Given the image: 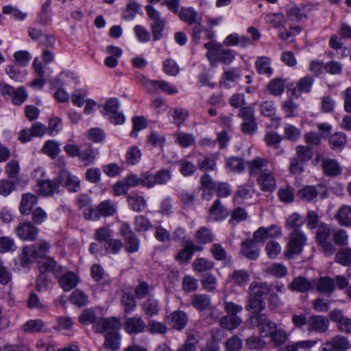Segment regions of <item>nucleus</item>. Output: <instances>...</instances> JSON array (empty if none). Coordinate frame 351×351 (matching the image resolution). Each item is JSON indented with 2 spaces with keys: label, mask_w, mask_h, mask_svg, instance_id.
I'll return each mask as SVG.
<instances>
[{
  "label": "nucleus",
  "mask_w": 351,
  "mask_h": 351,
  "mask_svg": "<svg viewBox=\"0 0 351 351\" xmlns=\"http://www.w3.org/2000/svg\"><path fill=\"white\" fill-rule=\"evenodd\" d=\"M204 47L207 49L206 57L213 67H216L219 62L230 64L235 58L232 50L226 49L223 44L214 40L205 43Z\"/></svg>",
  "instance_id": "obj_1"
},
{
  "label": "nucleus",
  "mask_w": 351,
  "mask_h": 351,
  "mask_svg": "<svg viewBox=\"0 0 351 351\" xmlns=\"http://www.w3.org/2000/svg\"><path fill=\"white\" fill-rule=\"evenodd\" d=\"M145 10L149 18L152 20L151 30L154 40H159L163 36L166 21L161 17L160 13L152 5H147Z\"/></svg>",
  "instance_id": "obj_2"
},
{
  "label": "nucleus",
  "mask_w": 351,
  "mask_h": 351,
  "mask_svg": "<svg viewBox=\"0 0 351 351\" xmlns=\"http://www.w3.org/2000/svg\"><path fill=\"white\" fill-rule=\"evenodd\" d=\"M254 109L251 106L242 107L238 116L242 119L241 130L245 134L252 135L257 130V123L254 116Z\"/></svg>",
  "instance_id": "obj_3"
},
{
  "label": "nucleus",
  "mask_w": 351,
  "mask_h": 351,
  "mask_svg": "<svg viewBox=\"0 0 351 351\" xmlns=\"http://www.w3.org/2000/svg\"><path fill=\"white\" fill-rule=\"evenodd\" d=\"M306 243V237L302 231L300 230L292 231L289 236L288 249L285 256L287 258H292L294 255L301 253Z\"/></svg>",
  "instance_id": "obj_4"
},
{
  "label": "nucleus",
  "mask_w": 351,
  "mask_h": 351,
  "mask_svg": "<svg viewBox=\"0 0 351 351\" xmlns=\"http://www.w3.org/2000/svg\"><path fill=\"white\" fill-rule=\"evenodd\" d=\"M250 324L253 327L259 328L260 334L262 337L268 336L270 330L276 328V324L271 321L263 313H256L250 317Z\"/></svg>",
  "instance_id": "obj_5"
},
{
  "label": "nucleus",
  "mask_w": 351,
  "mask_h": 351,
  "mask_svg": "<svg viewBox=\"0 0 351 351\" xmlns=\"http://www.w3.org/2000/svg\"><path fill=\"white\" fill-rule=\"evenodd\" d=\"M119 102L117 98L108 99L105 104V115L108 116L111 123L122 124L125 121L123 113L119 112Z\"/></svg>",
  "instance_id": "obj_6"
},
{
  "label": "nucleus",
  "mask_w": 351,
  "mask_h": 351,
  "mask_svg": "<svg viewBox=\"0 0 351 351\" xmlns=\"http://www.w3.org/2000/svg\"><path fill=\"white\" fill-rule=\"evenodd\" d=\"M15 232L21 240L34 241L38 237L39 229L31 221H24L19 223L15 228Z\"/></svg>",
  "instance_id": "obj_7"
},
{
  "label": "nucleus",
  "mask_w": 351,
  "mask_h": 351,
  "mask_svg": "<svg viewBox=\"0 0 351 351\" xmlns=\"http://www.w3.org/2000/svg\"><path fill=\"white\" fill-rule=\"evenodd\" d=\"M329 319L323 315H317L308 317L307 330L308 332L324 333L329 328Z\"/></svg>",
  "instance_id": "obj_8"
},
{
  "label": "nucleus",
  "mask_w": 351,
  "mask_h": 351,
  "mask_svg": "<svg viewBox=\"0 0 351 351\" xmlns=\"http://www.w3.org/2000/svg\"><path fill=\"white\" fill-rule=\"evenodd\" d=\"M330 319L335 322L337 328L342 332L351 333V319L345 316L339 309H333L329 313Z\"/></svg>",
  "instance_id": "obj_9"
},
{
  "label": "nucleus",
  "mask_w": 351,
  "mask_h": 351,
  "mask_svg": "<svg viewBox=\"0 0 351 351\" xmlns=\"http://www.w3.org/2000/svg\"><path fill=\"white\" fill-rule=\"evenodd\" d=\"M57 181L58 184L64 185L71 192L77 191L80 187L79 178L65 169H62L60 171L57 177Z\"/></svg>",
  "instance_id": "obj_10"
},
{
  "label": "nucleus",
  "mask_w": 351,
  "mask_h": 351,
  "mask_svg": "<svg viewBox=\"0 0 351 351\" xmlns=\"http://www.w3.org/2000/svg\"><path fill=\"white\" fill-rule=\"evenodd\" d=\"M280 228L277 226L272 225L268 228L261 227L254 232L252 241L256 243H263L268 238L280 237Z\"/></svg>",
  "instance_id": "obj_11"
},
{
  "label": "nucleus",
  "mask_w": 351,
  "mask_h": 351,
  "mask_svg": "<svg viewBox=\"0 0 351 351\" xmlns=\"http://www.w3.org/2000/svg\"><path fill=\"white\" fill-rule=\"evenodd\" d=\"M120 327V322L114 317H99L97 324L93 326L97 332L104 333L109 331H116Z\"/></svg>",
  "instance_id": "obj_12"
},
{
  "label": "nucleus",
  "mask_w": 351,
  "mask_h": 351,
  "mask_svg": "<svg viewBox=\"0 0 351 351\" xmlns=\"http://www.w3.org/2000/svg\"><path fill=\"white\" fill-rule=\"evenodd\" d=\"M38 267L40 272L45 274L46 272H53L56 277L64 271L63 267L58 265L56 261L51 257H47L38 261Z\"/></svg>",
  "instance_id": "obj_13"
},
{
  "label": "nucleus",
  "mask_w": 351,
  "mask_h": 351,
  "mask_svg": "<svg viewBox=\"0 0 351 351\" xmlns=\"http://www.w3.org/2000/svg\"><path fill=\"white\" fill-rule=\"evenodd\" d=\"M58 278V283L60 287L64 291H69L75 288L78 282V276L73 271H65L62 275L56 276Z\"/></svg>",
  "instance_id": "obj_14"
},
{
  "label": "nucleus",
  "mask_w": 351,
  "mask_h": 351,
  "mask_svg": "<svg viewBox=\"0 0 351 351\" xmlns=\"http://www.w3.org/2000/svg\"><path fill=\"white\" fill-rule=\"evenodd\" d=\"M257 182L264 191H272L276 186V181L274 173L270 170H265L257 178Z\"/></svg>",
  "instance_id": "obj_15"
},
{
  "label": "nucleus",
  "mask_w": 351,
  "mask_h": 351,
  "mask_svg": "<svg viewBox=\"0 0 351 351\" xmlns=\"http://www.w3.org/2000/svg\"><path fill=\"white\" fill-rule=\"evenodd\" d=\"M241 253L250 260H256L260 254V250L254 241L247 239L241 243Z\"/></svg>",
  "instance_id": "obj_16"
},
{
  "label": "nucleus",
  "mask_w": 351,
  "mask_h": 351,
  "mask_svg": "<svg viewBox=\"0 0 351 351\" xmlns=\"http://www.w3.org/2000/svg\"><path fill=\"white\" fill-rule=\"evenodd\" d=\"M269 165V160L267 158L261 157H255L251 160L247 162L249 173L250 176L261 175L262 172L267 170L265 167Z\"/></svg>",
  "instance_id": "obj_17"
},
{
  "label": "nucleus",
  "mask_w": 351,
  "mask_h": 351,
  "mask_svg": "<svg viewBox=\"0 0 351 351\" xmlns=\"http://www.w3.org/2000/svg\"><path fill=\"white\" fill-rule=\"evenodd\" d=\"M127 202L130 208L137 213L142 212L147 207V201L145 197L135 192L127 196Z\"/></svg>",
  "instance_id": "obj_18"
},
{
  "label": "nucleus",
  "mask_w": 351,
  "mask_h": 351,
  "mask_svg": "<svg viewBox=\"0 0 351 351\" xmlns=\"http://www.w3.org/2000/svg\"><path fill=\"white\" fill-rule=\"evenodd\" d=\"M98 154L96 149L88 145L84 148L80 149L78 158L85 166H89L95 163Z\"/></svg>",
  "instance_id": "obj_19"
},
{
  "label": "nucleus",
  "mask_w": 351,
  "mask_h": 351,
  "mask_svg": "<svg viewBox=\"0 0 351 351\" xmlns=\"http://www.w3.org/2000/svg\"><path fill=\"white\" fill-rule=\"evenodd\" d=\"M146 326L145 322L140 317H130L125 322V329L129 334L143 332Z\"/></svg>",
  "instance_id": "obj_20"
},
{
  "label": "nucleus",
  "mask_w": 351,
  "mask_h": 351,
  "mask_svg": "<svg viewBox=\"0 0 351 351\" xmlns=\"http://www.w3.org/2000/svg\"><path fill=\"white\" fill-rule=\"evenodd\" d=\"M210 217L214 221H221L226 219L229 212L228 209L222 204L220 199H216L213 206L209 209Z\"/></svg>",
  "instance_id": "obj_21"
},
{
  "label": "nucleus",
  "mask_w": 351,
  "mask_h": 351,
  "mask_svg": "<svg viewBox=\"0 0 351 351\" xmlns=\"http://www.w3.org/2000/svg\"><path fill=\"white\" fill-rule=\"evenodd\" d=\"M313 284L303 276H298L289 285V288L293 291L306 293L313 288Z\"/></svg>",
  "instance_id": "obj_22"
},
{
  "label": "nucleus",
  "mask_w": 351,
  "mask_h": 351,
  "mask_svg": "<svg viewBox=\"0 0 351 351\" xmlns=\"http://www.w3.org/2000/svg\"><path fill=\"white\" fill-rule=\"evenodd\" d=\"M38 193L44 196H50L58 191V182L56 180H46L41 181L38 184Z\"/></svg>",
  "instance_id": "obj_23"
},
{
  "label": "nucleus",
  "mask_w": 351,
  "mask_h": 351,
  "mask_svg": "<svg viewBox=\"0 0 351 351\" xmlns=\"http://www.w3.org/2000/svg\"><path fill=\"white\" fill-rule=\"evenodd\" d=\"M250 296L263 298L269 293L270 288L265 282H252L249 288Z\"/></svg>",
  "instance_id": "obj_24"
},
{
  "label": "nucleus",
  "mask_w": 351,
  "mask_h": 351,
  "mask_svg": "<svg viewBox=\"0 0 351 351\" xmlns=\"http://www.w3.org/2000/svg\"><path fill=\"white\" fill-rule=\"evenodd\" d=\"M314 83V79L310 76H305L301 78L297 83L296 86L292 89V93L299 97L302 93H308L311 90Z\"/></svg>",
  "instance_id": "obj_25"
},
{
  "label": "nucleus",
  "mask_w": 351,
  "mask_h": 351,
  "mask_svg": "<svg viewBox=\"0 0 351 351\" xmlns=\"http://www.w3.org/2000/svg\"><path fill=\"white\" fill-rule=\"evenodd\" d=\"M37 197L32 193H25L22 195L19 210L23 215H29L33 206L37 203Z\"/></svg>",
  "instance_id": "obj_26"
},
{
  "label": "nucleus",
  "mask_w": 351,
  "mask_h": 351,
  "mask_svg": "<svg viewBox=\"0 0 351 351\" xmlns=\"http://www.w3.org/2000/svg\"><path fill=\"white\" fill-rule=\"evenodd\" d=\"M170 324L177 330H182L186 326L188 322L187 315L181 311L173 312L170 316Z\"/></svg>",
  "instance_id": "obj_27"
},
{
  "label": "nucleus",
  "mask_w": 351,
  "mask_h": 351,
  "mask_svg": "<svg viewBox=\"0 0 351 351\" xmlns=\"http://www.w3.org/2000/svg\"><path fill=\"white\" fill-rule=\"evenodd\" d=\"M322 167L324 173L328 176L334 177L341 172V167L335 160L324 158L322 162Z\"/></svg>",
  "instance_id": "obj_28"
},
{
  "label": "nucleus",
  "mask_w": 351,
  "mask_h": 351,
  "mask_svg": "<svg viewBox=\"0 0 351 351\" xmlns=\"http://www.w3.org/2000/svg\"><path fill=\"white\" fill-rule=\"evenodd\" d=\"M192 306L199 311L206 310L211 304L210 298L206 294H195L192 296Z\"/></svg>",
  "instance_id": "obj_29"
},
{
  "label": "nucleus",
  "mask_w": 351,
  "mask_h": 351,
  "mask_svg": "<svg viewBox=\"0 0 351 351\" xmlns=\"http://www.w3.org/2000/svg\"><path fill=\"white\" fill-rule=\"evenodd\" d=\"M38 256L39 254L36 250V245L25 246L21 254V261L26 265L33 263Z\"/></svg>",
  "instance_id": "obj_30"
},
{
  "label": "nucleus",
  "mask_w": 351,
  "mask_h": 351,
  "mask_svg": "<svg viewBox=\"0 0 351 351\" xmlns=\"http://www.w3.org/2000/svg\"><path fill=\"white\" fill-rule=\"evenodd\" d=\"M267 274L273 276L278 278L285 277L287 273L288 269L282 263H274L268 265L265 269Z\"/></svg>",
  "instance_id": "obj_31"
},
{
  "label": "nucleus",
  "mask_w": 351,
  "mask_h": 351,
  "mask_svg": "<svg viewBox=\"0 0 351 351\" xmlns=\"http://www.w3.org/2000/svg\"><path fill=\"white\" fill-rule=\"evenodd\" d=\"M120 337L117 331H109L105 337V342L103 347L99 349L103 351L104 348H109L115 350L119 348Z\"/></svg>",
  "instance_id": "obj_32"
},
{
  "label": "nucleus",
  "mask_w": 351,
  "mask_h": 351,
  "mask_svg": "<svg viewBox=\"0 0 351 351\" xmlns=\"http://www.w3.org/2000/svg\"><path fill=\"white\" fill-rule=\"evenodd\" d=\"M316 287L322 293L330 294L335 289L334 280L330 277H321L316 282Z\"/></svg>",
  "instance_id": "obj_33"
},
{
  "label": "nucleus",
  "mask_w": 351,
  "mask_h": 351,
  "mask_svg": "<svg viewBox=\"0 0 351 351\" xmlns=\"http://www.w3.org/2000/svg\"><path fill=\"white\" fill-rule=\"evenodd\" d=\"M336 219L340 225L351 226V206L348 205L341 206L336 215Z\"/></svg>",
  "instance_id": "obj_34"
},
{
  "label": "nucleus",
  "mask_w": 351,
  "mask_h": 351,
  "mask_svg": "<svg viewBox=\"0 0 351 351\" xmlns=\"http://www.w3.org/2000/svg\"><path fill=\"white\" fill-rule=\"evenodd\" d=\"M142 310L148 316L157 315L160 310L158 301L152 297L148 298L143 303Z\"/></svg>",
  "instance_id": "obj_35"
},
{
  "label": "nucleus",
  "mask_w": 351,
  "mask_h": 351,
  "mask_svg": "<svg viewBox=\"0 0 351 351\" xmlns=\"http://www.w3.org/2000/svg\"><path fill=\"white\" fill-rule=\"evenodd\" d=\"M193 267L197 274L209 271L214 268V263L204 258H197L193 263Z\"/></svg>",
  "instance_id": "obj_36"
},
{
  "label": "nucleus",
  "mask_w": 351,
  "mask_h": 351,
  "mask_svg": "<svg viewBox=\"0 0 351 351\" xmlns=\"http://www.w3.org/2000/svg\"><path fill=\"white\" fill-rule=\"evenodd\" d=\"M229 279L239 286H245L250 280V274L244 269L235 270L229 275Z\"/></svg>",
  "instance_id": "obj_37"
},
{
  "label": "nucleus",
  "mask_w": 351,
  "mask_h": 351,
  "mask_svg": "<svg viewBox=\"0 0 351 351\" xmlns=\"http://www.w3.org/2000/svg\"><path fill=\"white\" fill-rule=\"evenodd\" d=\"M242 322V319L238 316L225 315L219 320L220 326L227 330L237 328Z\"/></svg>",
  "instance_id": "obj_38"
},
{
  "label": "nucleus",
  "mask_w": 351,
  "mask_h": 351,
  "mask_svg": "<svg viewBox=\"0 0 351 351\" xmlns=\"http://www.w3.org/2000/svg\"><path fill=\"white\" fill-rule=\"evenodd\" d=\"M329 143L333 150L341 151L346 145V135L340 132L335 133L330 136Z\"/></svg>",
  "instance_id": "obj_39"
},
{
  "label": "nucleus",
  "mask_w": 351,
  "mask_h": 351,
  "mask_svg": "<svg viewBox=\"0 0 351 351\" xmlns=\"http://www.w3.org/2000/svg\"><path fill=\"white\" fill-rule=\"evenodd\" d=\"M97 211L99 217L101 216L108 217L112 216L116 212L115 204L110 200H105L101 202L97 206Z\"/></svg>",
  "instance_id": "obj_40"
},
{
  "label": "nucleus",
  "mask_w": 351,
  "mask_h": 351,
  "mask_svg": "<svg viewBox=\"0 0 351 351\" xmlns=\"http://www.w3.org/2000/svg\"><path fill=\"white\" fill-rule=\"evenodd\" d=\"M178 16L182 21L192 25L197 20V12L191 8H182Z\"/></svg>",
  "instance_id": "obj_41"
},
{
  "label": "nucleus",
  "mask_w": 351,
  "mask_h": 351,
  "mask_svg": "<svg viewBox=\"0 0 351 351\" xmlns=\"http://www.w3.org/2000/svg\"><path fill=\"white\" fill-rule=\"evenodd\" d=\"M298 196L303 201L313 202L317 196V191L313 186H306L298 191Z\"/></svg>",
  "instance_id": "obj_42"
},
{
  "label": "nucleus",
  "mask_w": 351,
  "mask_h": 351,
  "mask_svg": "<svg viewBox=\"0 0 351 351\" xmlns=\"http://www.w3.org/2000/svg\"><path fill=\"white\" fill-rule=\"evenodd\" d=\"M268 335L271 337V341L276 346H279L284 344L287 339L288 335L287 332L282 329L276 328L270 330Z\"/></svg>",
  "instance_id": "obj_43"
},
{
  "label": "nucleus",
  "mask_w": 351,
  "mask_h": 351,
  "mask_svg": "<svg viewBox=\"0 0 351 351\" xmlns=\"http://www.w3.org/2000/svg\"><path fill=\"white\" fill-rule=\"evenodd\" d=\"M256 69L259 74H267L270 75L272 69L270 66V59L267 57H259L256 62Z\"/></svg>",
  "instance_id": "obj_44"
},
{
  "label": "nucleus",
  "mask_w": 351,
  "mask_h": 351,
  "mask_svg": "<svg viewBox=\"0 0 351 351\" xmlns=\"http://www.w3.org/2000/svg\"><path fill=\"white\" fill-rule=\"evenodd\" d=\"M305 219L302 218L299 214L294 213L291 214L286 221V227L292 230H300V228L304 225Z\"/></svg>",
  "instance_id": "obj_45"
},
{
  "label": "nucleus",
  "mask_w": 351,
  "mask_h": 351,
  "mask_svg": "<svg viewBox=\"0 0 351 351\" xmlns=\"http://www.w3.org/2000/svg\"><path fill=\"white\" fill-rule=\"evenodd\" d=\"M335 261L343 266H348L351 264V249L341 248L335 255Z\"/></svg>",
  "instance_id": "obj_46"
},
{
  "label": "nucleus",
  "mask_w": 351,
  "mask_h": 351,
  "mask_svg": "<svg viewBox=\"0 0 351 351\" xmlns=\"http://www.w3.org/2000/svg\"><path fill=\"white\" fill-rule=\"evenodd\" d=\"M195 239L202 244L211 243L213 241V234L211 230L207 228L202 227L195 233Z\"/></svg>",
  "instance_id": "obj_47"
},
{
  "label": "nucleus",
  "mask_w": 351,
  "mask_h": 351,
  "mask_svg": "<svg viewBox=\"0 0 351 351\" xmlns=\"http://www.w3.org/2000/svg\"><path fill=\"white\" fill-rule=\"evenodd\" d=\"M192 247V241H186L184 248L181 249L176 256V259L181 263L189 261L193 256L190 248Z\"/></svg>",
  "instance_id": "obj_48"
},
{
  "label": "nucleus",
  "mask_w": 351,
  "mask_h": 351,
  "mask_svg": "<svg viewBox=\"0 0 351 351\" xmlns=\"http://www.w3.org/2000/svg\"><path fill=\"white\" fill-rule=\"evenodd\" d=\"M226 165L230 169L231 171L241 173L243 171L245 167L242 158L239 157H231L226 160Z\"/></svg>",
  "instance_id": "obj_49"
},
{
  "label": "nucleus",
  "mask_w": 351,
  "mask_h": 351,
  "mask_svg": "<svg viewBox=\"0 0 351 351\" xmlns=\"http://www.w3.org/2000/svg\"><path fill=\"white\" fill-rule=\"evenodd\" d=\"M265 304L263 298L250 296L248 304L246 306L247 310L252 311L254 314L261 313L260 312L265 308Z\"/></svg>",
  "instance_id": "obj_50"
},
{
  "label": "nucleus",
  "mask_w": 351,
  "mask_h": 351,
  "mask_svg": "<svg viewBox=\"0 0 351 351\" xmlns=\"http://www.w3.org/2000/svg\"><path fill=\"white\" fill-rule=\"evenodd\" d=\"M141 157V152L136 146L131 147L126 152L125 161L128 165H136Z\"/></svg>",
  "instance_id": "obj_51"
},
{
  "label": "nucleus",
  "mask_w": 351,
  "mask_h": 351,
  "mask_svg": "<svg viewBox=\"0 0 351 351\" xmlns=\"http://www.w3.org/2000/svg\"><path fill=\"white\" fill-rule=\"evenodd\" d=\"M175 136L176 141L182 147H188L195 142V138L192 134L178 132Z\"/></svg>",
  "instance_id": "obj_52"
},
{
  "label": "nucleus",
  "mask_w": 351,
  "mask_h": 351,
  "mask_svg": "<svg viewBox=\"0 0 351 351\" xmlns=\"http://www.w3.org/2000/svg\"><path fill=\"white\" fill-rule=\"evenodd\" d=\"M99 318L97 317L94 311L86 308L81 313L79 321L82 324H92L93 326L97 324Z\"/></svg>",
  "instance_id": "obj_53"
},
{
  "label": "nucleus",
  "mask_w": 351,
  "mask_h": 351,
  "mask_svg": "<svg viewBox=\"0 0 351 351\" xmlns=\"http://www.w3.org/2000/svg\"><path fill=\"white\" fill-rule=\"evenodd\" d=\"M267 88L271 94L280 95L285 90V82L282 79L272 80L268 84Z\"/></svg>",
  "instance_id": "obj_54"
},
{
  "label": "nucleus",
  "mask_w": 351,
  "mask_h": 351,
  "mask_svg": "<svg viewBox=\"0 0 351 351\" xmlns=\"http://www.w3.org/2000/svg\"><path fill=\"white\" fill-rule=\"evenodd\" d=\"M283 137L275 132H267L265 136V141L269 147L279 148Z\"/></svg>",
  "instance_id": "obj_55"
},
{
  "label": "nucleus",
  "mask_w": 351,
  "mask_h": 351,
  "mask_svg": "<svg viewBox=\"0 0 351 351\" xmlns=\"http://www.w3.org/2000/svg\"><path fill=\"white\" fill-rule=\"evenodd\" d=\"M28 94L23 87L14 88L13 94L10 98H12V103L14 105L22 104L27 98Z\"/></svg>",
  "instance_id": "obj_56"
},
{
  "label": "nucleus",
  "mask_w": 351,
  "mask_h": 351,
  "mask_svg": "<svg viewBox=\"0 0 351 351\" xmlns=\"http://www.w3.org/2000/svg\"><path fill=\"white\" fill-rule=\"evenodd\" d=\"M70 301L78 306H82L88 303V296L83 291L76 289L71 293Z\"/></svg>",
  "instance_id": "obj_57"
},
{
  "label": "nucleus",
  "mask_w": 351,
  "mask_h": 351,
  "mask_svg": "<svg viewBox=\"0 0 351 351\" xmlns=\"http://www.w3.org/2000/svg\"><path fill=\"white\" fill-rule=\"evenodd\" d=\"M296 151V158H298L302 161L304 162L311 160L313 156L312 149L305 145H298L295 147Z\"/></svg>",
  "instance_id": "obj_58"
},
{
  "label": "nucleus",
  "mask_w": 351,
  "mask_h": 351,
  "mask_svg": "<svg viewBox=\"0 0 351 351\" xmlns=\"http://www.w3.org/2000/svg\"><path fill=\"white\" fill-rule=\"evenodd\" d=\"M284 136L291 141H296L300 138L301 132L295 126L287 124L284 128Z\"/></svg>",
  "instance_id": "obj_59"
},
{
  "label": "nucleus",
  "mask_w": 351,
  "mask_h": 351,
  "mask_svg": "<svg viewBox=\"0 0 351 351\" xmlns=\"http://www.w3.org/2000/svg\"><path fill=\"white\" fill-rule=\"evenodd\" d=\"M125 250L133 253L138 250L140 247V241L135 234H130L125 238Z\"/></svg>",
  "instance_id": "obj_60"
},
{
  "label": "nucleus",
  "mask_w": 351,
  "mask_h": 351,
  "mask_svg": "<svg viewBox=\"0 0 351 351\" xmlns=\"http://www.w3.org/2000/svg\"><path fill=\"white\" fill-rule=\"evenodd\" d=\"M152 226L149 219L143 215L136 216L134 219V229L136 232H146Z\"/></svg>",
  "instance_id": "obj_61"
},
{
  "label": "nucleus",
  "mask_w": 351,
  "mask_h": 351,
  "mask_svg": "<svg viewBox=\"0 0 351 351\" xmlns=\"http://www.w3.org/2000/svg\"><path fill=\"white\" fill-rule=\"evenodd\" d=\"M331 234L330 227L325 224L321 223L317 228L316 239L318 243L327 241Z\"/></svg>",
  "instance_id": "obj_62"
},
{
  "label": "nucleus",
  "mask_w": 351,
  "mask_h": 351,
  "mask_svg": "<svg viewBox=\"0 0 351 351\" xmlns=\"http://www.w3.org/2000/svg\"><path fill=\"white\" fill-rule=\"evenodd\" d=\"M247 218V213L246 210L241 207H237L233 210L229 221L231 224L234 226L236 223L243 221Z\"/></svg>",
  "instance_id": "obj_63"
},
{
  "label": "nucleus",
  "mask_w": 351,
  "mask_h": 351,
  "mask_svg": "<svg viewBox=\"0 0 351 351\" xmlns=\"http://www.w3.org/2000/svg\"><path fill=\"white\" fill-rule=\"evenodd\" d=\"M330 341L339 351H345L350 346L348 339L342 335L335 336Z\"/></svg>",
  "instance_id": "obj_64"
}]
</instances>
